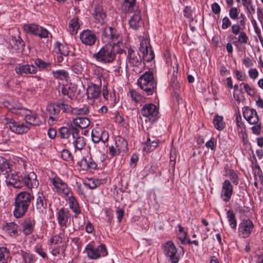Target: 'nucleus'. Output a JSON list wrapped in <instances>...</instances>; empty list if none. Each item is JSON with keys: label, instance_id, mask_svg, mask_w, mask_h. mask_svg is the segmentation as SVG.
I'll use <instances>...</instances> for the list:
<instances>
[{"label": "nucleus", "instance_id": "nucleus-1", "mask_svg": "<svg viewBox=\"0 0 263 263\" xmlns=\"http://www.w3.org/2000/svg\"><path fill=\"white\" fill-rule=\"evenodd\" d=\"M101 40L106 45L94 54L93 57L101 63L107 64L112 62L116 58L115 48L117 53L121 52L124 45L122 34L115 28L105 27L102 33Z\"/></svg>", "mask_w": 263, "mask_h": 263}, {"label": "nucleus", "instance_id": "nucleus-2", "mask_svg": "<svg viewBox=\"0 0 263 263\" xmlns=\"http://www.w3.org/2000/svg\"><path fill=\"white\" fill-rule=\"evenodd\" d=\"M33 198V195L28 192L19 193L15 198V208L13 211L14 216L17 218L23 217L27 212Z\"/></svg>", "mask_w": 263, "mask_h": 263}, {"label": "nucleus", "instance_id": "nucleus-3", "mask_svg": "<svg viewBox=\"0 0 263 263\" xmlns=\"http://www.w3.org/2000/svg\"><path fill=\"white\" fill-rule=\"evenodd\" d=\"M137 83L145 91L147 95H152L156 91L157 81L155 80L152 71H148L144 73L138 79Z\"/></svg>", "mask_w": 263, "mask_h": 263}, {"label": "nucleus", "instance_id": "nucleus-4", "mask_svg": "<svg viewBox=\"0 0 263 263\" xmlns=\"http://www.w3.org/2000/svg\"><path fill=\"white\" fill-rule=\"evenodd\" d=\"M50 181L53 186V190L61 196L68 197L70 194H72V192L68 184L60 177L55 176L50 178Z\"/></svg>", "mask_w": 263, "mask_h": 263}, {"label": "nucleus", "instance_id": "nucleus-5", "mask_svg": "<svg viewBox=\"0 0 263 263\" xmlns=\"http://www.w3.org/2000/svg\"><path fill=\"white\" fill-rule=\"evenodd\" d=\"M88 257L91 259H97L106 256L108 254L107 249L104 244L95 247L91 243H88L85 247Z\"/></svg>", "mask_w": 263, "mask_h": 263}, {"label": "nucleus", "instance_id": "nucleus-6", "mask_svg": "<svg viewBox=\"0 0 263 263\" xmlns=\"http://www.w3.org/2000/svg\"><path fill=\"white\" fill-rule=\"evenodd\" d=\"M163 253L170 263H178L180 258V254L172 241H167L163 247Z\"/></svg>", "mask_w": 263, "mask_h": 263}, {"label": "nucleus", "instance_id": "nucleus-7", "mask_svg": "<svg viewBox=\"0 0 263 263\" xmlns=\"http://www.w3.org/2000/svg\"><path fill=\"white\" fill-rule=\"evenodd\" d=\"M6 124L13 133L17 134L26 133L30 129V126L26 122H17L13 119L6 118Z\"/></svg>", "mask_w": 263, "mask_h": 263}, {"label": "nucleus", "instance_id": "nucleus-8", "mask_svg": "<svg viewBox=\"0 0 263 263\" xmlns=\"http://www.w3.org/2000/svg\"><path fill=\"white\" fill-rule=\"evenodd\" d=\"M56 216L61 231H66L65 229L70 223L71 214L70 211L67 209L62 208L58 210Z\"/></svg>", "mask_w": 263, "mask_h": 263}, {"label": "nucleus", "instance_id": "nucleus-9", "mask_svg": "<svg viewBox=\"0 0 263 263\" xmlns=\"http://www.w3.org/2000/svg\"><path fill=\"white\" fill-rule=\"evenodd\" d=\"M23 29L26 32L39 36L41 38L48 37L49 34L46 29L35 23L24 24Z\"/></svg>", "mask_w": 263, "mask_h": 263}, {"label": "nucleus", "instance_id": "nucleus-10", "mask_svg": "<svg viewBox=\"0 0 263 263\" xmlns=\"http://www.w3.org/2000/svg\"><path fill=\"white\" fill-rule=\"evenodd\" d=\"M254 228V224L251 220L243 219L238 225V235L240 238H247L251 234Z\"/></svg>", "mask_w": 263, "mask_h": 263}, {"label": "nucleus", "instance_id": "nucleus-11", "mask_svg": "<svg viewBox=\"0 0 263 263\" xmlns=\"http://www.w3.org/2000/svg\"><path fill=\"white\" fill-rule=\"evenodd\" d=\"M139 50L143 54L144 61L148 62L154 59L155 54L148 40L142 39L140 40Z\"/></svg>", "mask_w": 263, "mask_h": 263}, {"label": "nucleus", "instance_id": "nucleus-12", "mask_svg": "<svg viewBox=\"0 0 263 263\" xmlns=\"http://www.w3.org/2000/svg\"><path fill=\"white\" fill-rule=\"evenodd\" d=\"M79 38L83 44L89 47L95 45L98 40L96 32L90 29L82 31L80 33Z\"/></svg>", "mask_w": 263, "mask_h": 263}, {"label": "nucleus", "instance_id": "nucleus-13", "mask_svg": "<svg viewBox=\"0 0 263 263\" xmlns=\"http://www.w3.org/2000/svg\"><path fill=\"white\" fill-rule=\"evenodd\" d=\"M142 115L147 117L151 122H154L158 119V108L154 104H145L141 109Z\"/></svg>", "mask_w": 263, "mask_h": 263}, {"label": "nucleus", "instance_id": "nucleus-14", "mask_svg": "<svg viewBox=\"0 0 263 263\" xmlns=\"http://www.w3.org/2000/svg\"><path fill=\"white\" fill-rule=\"evenodd\" d=\"M141 58L138 52L128 48L126 59V67H137L141 63Z\"/></svg>", "mask_w": 263, "mask_h": 263}, {"label": "nucleus", "instance_id": "nucleus-15", "mask_svg": "<svg viewBox=\"0 0 263 263\" xmlns=\"http://www.w3.org/2000/svg\"><path fill=\"white\" fill-rule=\"evenodd\" d=\"M22 116L25 115V120L27 125H32L33 126H39L45 122L44 118L40 115L35 114L30 110L26 109Z\"/></svg>", "mask_w": 263, "mask_h": 263}, {"label": "nucleus", "instance_id": "nucleus-16", "mask_svg": "<svg viewBox=\"0 0 263 263\" xmlns=\"http://www.w3.org/2000/svg\"><path fill=\"white\" fill-rule=\"evenodd\" d=\"M101 94V84H90L86 90L87 98L89 103L93 104L96 100L100 98Z\"/></svg>", "mask_w": 263, "mask_h": 263}, {"label": "nucleus", "instance_id": "nucleus-17", "mask_svg": "<svg viewBox=\"0 0 263 263\" xmlns=\"http://www.w3.org/2000/svg\"><path fill=\"white\" fill-rule=\"evenodd\" d=\"M60 137L61 138L67 139L70 142L74 139V137L80 133V130L72 125L67 127H62L59 129Z\"/></svg>", "mask_w": 263, "mask_h": 263}, {"label": "nucleus", "instance_id": "nucleus-18", "mask_svg": "<svg viewBox=\"0 0 263 263\" xmlns=\"http://www.w3.org/2000/svg\"><path fill=\"white\" fill-rule=\"evenodd\" d=\"M58 103H52L47 105L46 110L49 114L48 123L54 124L60 117V111Z\"/></svg>", "mask_w": 263, "mask_h": 263}, {"label": "nucleus", "instance_id": "nucleus-19", "mask_svg": "<svg viewBox=\"0 0 263 263\" xmlns=\"http://www.w3.org/2000/svg\"><path fill=\"white\" fill-rule=\"evenodd\" d=\"M108 137L107 131L100 127H96L91 132L92 140L95 143H98L100 141L105 143L108 141Z\"/></svg>", "mask_w": 263, "mask_h": 263}, {"label": "nucleus", "instance_id": "nucleus-20", "mask_svg": "<svg viewBox=\"0 0 263 263\" xmlns=\"http://www.w3.org/2000/svg\"><path fill=\"white\" fill-rule=\"evenodd\" d=\"M233 187L231 182L229 180H225L222 183L220 197L221 199L226 202H228L233 194Z\"/></svg>", "mask_w": 263, "mask_h": 263}, {"label": "nucleus", "instance_id": "nucleus-21", "mask_svg": "<svg viewBox=\"0 0 263 263\" xmlns=\"http://www.w3.org/2000/svg\"><path fill=\"white\" fill-rule=\"evenodd\" d=\"M93 17L96 23L103 25L107 22V16L102 6L97 5L95 6Z\"/></svg>", "mask_w": 263, "mask_h": 263}, {"label": "nucleus", "instance_id": "nucleus-22", "mask_svg": "<svg viewBox=\"0 0 263 263\" xmlns=\"http://www.w3.org/2000/svg\"><path fill=\"white\" fill-rule=\"evenodd\" d=\"M243 116L250 124H257L259 122V117L254 109L246 107L243 110Z\"/></svg>", "mask_w": 263, "mask_h": 263}, {"label": "nucleus", "instance_id": "nucleus-23", "mask_svg": "<svg viewBox=\"0 0 263 263\" xmlns=\"http://www.w3.org/2000/svg\"><path fill=\"white\" fill-rule=\"evenodd\" d=\"M129 26L134 30H138L142 27L143 22L142 20L141 14L140 10L136 11L128 21Z\"/></svg>", "mask_w": 263, "mask_h": 263}, {"label": "nucleus", "instance_id": "nucleus-24", "mask_svg": "<svg viewBox=\"0 0 263 263\" xmlns=\"http://www.w3.org/2000/svg\"><path fill=\"white\" fill-rule=\"evenodd\" d=\"M15 72L20 75L23 74H34L37 72L36 67L33 65H19L15 68Z\"/></svg>", "mask_w": 263, "mask_h": 263}, {"label": "nucleus", "instance_id": "nucleus-25", "mask_svg": "<svg viewBox=\"0 0 263 263\" xmlns=\"http://www.w3.org/2000/svg\"><path fill=\"white\" fill-rule=\"evenodd\" d=\"M24 182L25 185L28 189H32L37 187L39 185V181L36 179V176L34 172H31L27 176H26L23 178Z\"/></svg>", "mask_w": 263, "mask_h": 263}, {"label": "nucleus", "instance_id": "nucleus-26", "mask_svg": "<svg viewBox=\"0 0 263 263\" xmlns=\"http://www.w3.org/2000/svg\"><path fill=\"white\" fill-rule=\"evenodd\" d=\"M47 202L45 195L42 192H38L36 201V208L40 213H43L46 209Z\"/></svg>", "mask_w": 263, "mask_h": 263}, {"label": "nucleus", "instance_id": "nucleus-27", "mask_svg": "<svg viewBox=\"0 0 263 263\" xmlns=\"http://www.w3.org/2000/svg\"><path fill=\"white\" fill-rule=\"evenodd\" d=\"M102 95L104 99L107 101L111 105H114L117 102V98L114 90L109 91L106 86H103Z\"/></svg>", "mask_w": 263, "mask_h": 263}, {"label": "nucleus", "instance_id": "nucleus-28", "mask_svg": "<svg viewBox=\"0 0 263 263\" xmlns=\"http://www.w3.org/2000/svg\"><path fill=\"white\" fill-rule=\"evenodd\" d=\"M5 181L8 186H12L15 188H20L22 186V183L16 174H7Z\"/></svg>", "mask_w": 263, "mask_h": 263}, {"label": "nucleus", "instance_id": "nucleus-29", "mask_svg": "<svg viewBox=\"0 0 263 263\" xmlns=\"http://www.w3.org/2000/svg\"><path fill=\"white\" fill-rule=\"evenodd\" d=\"M67 201L68 203L69 208L72 210V211L77 215L79 214L81 212V210L79 205L78 202L75 198L73 196V193L70 194L68 197Z\"/></svg>", "mask_w": 263, "mask_h": 263}, {"label": "nucleus", "instance_id": "nucleus-30", "mask_svg": "<svg viewBox=\"0 0 263 263\" xmlns=\"http://www.w3.org/2000/svg\"><path fill=\"white\" fill-rule=\"evenodd\" d=\"M3 105L5 107L10 110L12 112L16 114H22L26 109L24 108H16L14 106V103L11 101V99L5 100L3 101Z\"/></svg>", "mask_w": 263, "mask_h": 263}, {"label": "nucleus", "instance_id": "nucleus-31", "mask_svg": "<svg viewBox=\"0 0 263 263\" xmlns=\"http://www.w3.org/2000/svg\"><path fill=\"white\" fill-rule=\"evenodd\" d=\"M158 142L159 140L157 139L152 140L148 135L146 141L143 142V151L146 152L154 151L157 147Z\"/></svg>", "mask_w": 263, "mask_h": 263}, {"label": "nucleus", "instance_id": "nucleus-32", "mask_svg": "<svg viewBox=\"0 0 263 263\" xmlns=\"http://www.w3.org/2000/svg\"><path fill=\"white\" fill-rule=\"evenodd\" d=\"M252 171L255 180H257L258 178V181H260L261 183H263V175L259 165V164L257 163L256 160L254 162H252Z\"/></svg>", "mask_w": 263, "mask_h": 263}, {"label": "nucleus", "instance_id": "nucleus-33", "mask_svg": "<svg viewBox=\"0 0 263 263\" xmlns=\"http://www.w3.org/2000/svg\"><path fill=\"white\" fill-rule=\"evenodd\" d=\"M76 87L74 85L63 86L61 89V93L67 96L69 98L72 99L76 97Z\"/></svg>", "mask_w": 263, "mask_h": 263}, {"label": "nucleus", "instance_id": "nucleus-34", "mask_svg": "<svg viewBox=\"0 0 263 263\" xmlns=\"http://www.w3.org/2000/svg\"><path fill=\"white\" fill-rule=\"evenodd\" d=\"M115 146L118 152H126L127 150V142L121 136H117L115 139Z\"/></svg>", "mask_w": 263, "mask_h": 263}, {"label": "nucleus", "instance_id": "nucleus-35", "mask_svg": "<svg viewBox=\"0 0 263 263\" xmlns=\"http://www.w3.org/2000/svg\"><path fill=\"white\" fill-rule=\"evenodd\" d=\"M35 222L34 220L28 219L26 220L23 224V232L25 235L31 234L34 229Z\"/></svg>", "mask_w": 263, "mask_h": 263}, {"label": "nucleus", "instance_id": "nucleus-36", "mask_svg": "<svg viewBox=\"0 0 263 263\" xmlns=\"http://www.w3.org/2000/svg\"><path fill=\"white\" fill-rule=\"evenodd\" d=\"M34 64L41 71H49L52 68V64L50 63L45 62L40 59H36Z\"/></svg>", "mask_w": 263, "mask_h": 263}, {"label": "nucleus", "instance_id": "nucleus-37", "mask_svg": "<svg viewBox=\"0 0 263 263\" xmlns=\"http://www.w3.org/2000/svg\"><path fill=\"white\" fill-rule=\"evenodd\" d=\"M80 25L78 17H75L71 19L68 24V31L71 34H74L77 33L80 28Z\"/></svg>", "mask_w": 263, "mask_h": 263}, {"label": "nucleus", "instance_id": "nucleus-38", "mask_svg": "<svg viewBox=\"0 0 263 263\" xmlns=\"http://www.w3.org/2000/svg\"><path fill=\"white\" fill-rule=\"evenodd\" d=\"M71 141H72V144L74 147L78 150L82 149L86 144L85 138L82 136H80L79 133L77 134L76 137H74V139L72 140Z\"/></svg>", "mask_w": 263, "mask_h": 263}, {"label": "nucleus", "instance_id": "nucleus-39", "mask_svg": "<svg viewBox=\"0 0 263 263\" xmlns=\"http://www.w3.org/2000/svg\"><path fill=\"white\" fill-rule=\"evenodd\" d=\"M72 122L74 125L81 128H85L87 127L90 124L89 120L84 117H79L73 119Z\"/></svg>", "mask_w": 263, "mask_h": 263}, {"label": "nucleus", "instance_id": "nucleus-40", "mask_svg": "<svg viewBox=\"0 0 263 263\" xmlns=\"http://www.w3.org/2000/svg\"><path fill=\"white\" fill-rule=\"evenodd\" d=\"M21 255L24 263H35L36 260L35 256L29 252L21 250Z\"/></svg>", "mask_w": 263, "mask_h": 263}, {"label": "nucleus", "instance_id": "nucleus-41", "mask_svg": "<svg viewBox=\"0 0 263 263\" xmlns=\"http://www.w3.org/2000/svg\"><path fill=\"white\" fill-rule=\"evenodd\" d=\"M11 259L10 251L5 247L0 248V263H7Z\"/></svg>", "mask_w": 263, "mask_h": 263}, {"label": "nucleus", "instance_id": "nucleus-42", "mask_svg": "<svg viewBox=\"0 0 263 263\" xmlns=\"http://www.w3.org/2000/svg\"><path fill=\"white\" fill-rule=\"evenodd\" d=\"M128 95L130 96L132 100L136 103H141L145 101V98L142 96L140 92L135 90H130L128 92Z\"/></svg>", "mask_w": 263, "mask_h": 263}, {"label": "nucleus", "instance_id": "nucleus-43", "mask_svg": "<svg viewBox=\"0 0 263 263\" xmlns=\"http://www.w3.org/2000/svg\"><path fill=\"white\" fill-rule=\"evenodd\" d=\"M51 73L54 78L60 80H67L69 78L68 72L63 69L56 71L52 70Z\"/></svg>", "mask_w": 263, "mask_h": 263}, {"label": "nucleus", "instance_id": "nucleus-44", "mask_svg": "<svg viewBox=\"0 0 263 263\" xmlns=\"http://www.w3.org/2000/svg\"><path fill=\"white\" fill-rule=\"evenodd\" d=\"M0 163V175H6L11 171V167L7 160L2 157Z\"/></svg>", "mask_w": 263, "mask_h": 263}, {"label": "nucleus", "instance_id": "nucleus-45", "mask_svg": "<svg viewBox=\"0 0 263 263\" xmlns=\"http://www.w3.org/2000/svg\"><path fill=\"white\" fill-rule=\"evenodd\" d=\"M213 124L215 128L218 130H222L225 127V123L223 121V117L218 115H216L214 117Z\"/></svg>", "mask_w": 263, "mask_h": 263}, {"label": "nucleus", "instance_id": "nucleus-46", "mask_svg": "<svg viewBox=\"0 0 263 263\" xmlns=\"http://www.w3.org/2000/svg\"><path fill=\"white\" fill-rule=\"evenodd\" d=\"M227 218L229 225L231 228L236 229L237 226V221L235 215L232 210H228L227 212Z\"/></svg>", "mask_w": 263, "mask_h": 263}, {"label": "nucleus", "instance_id": "nucleus-47", "mask_svg": "<svg viewBox=\"0 0 263 263\" xmlns=\"http://www.w3.org/2000/svg\"><path fill=\"white\" fill-rule=\"evenodd\" d=\"M178 238L182 245H185L187 236V232L184 231V228L181 224L178 225Z\"/></svg>", "mask_w": 263, "mask_h": 263}, {"label": "nucleus", "instance_id": "nucleus-48", "mask_svg": "<svg viewBox=\"0 0 263 263\" xmlns=\"http://www.w3.org/2000/svg\"><path fill=\"white\" fill-rule=\"evenodd\" d=\"M102 184V180L98 179L91 178L88 182L84 183V185L90 189H94Z\"/></svg>", "mask_w": 263, "mask_h": 263}, {"label": "nucleus", "instance_id": "nucleus-49", "mask_svg": "<svg viewBox=\"0 0 263 263\" xmlns=\"http://www.w3.org/2000/svg\"><path fill=\"white\" fill-rule=\"evenodd\" d=\"M73 232L74 229L73 228L72 231L69 230L68 233L66 231H62L58 235L54 236V244L55 245L61 242L63 239L65 238V237L68 238V236L72 234Z\"/></svg>", "mask_w": 263, "mask_h": 263}, {"label": "nucleus", "instance_id": "nucleus-50", "mask_svg": "<svg viewBox=\"0 0 263 263\" xmlns=\"http://www.w3.org/2000/svg\"><path fill=\"white\" fill-rule=\"evenodd\" d=\"M57 53H60L64 56H67L69 53V48L67 45L61 44H58L57 47L55 49Z\"/></svg>", "mask_w": 263, "mask_h": 263}, {"label": "nucleus", "instance_id": "nucleus-51", "mask_svg": "<svg viewBox=\"0 0 263 263\" xmlns=\"http://www.w3.org/2000/svg\"><path fill=\"white\" fill-rule=\"evenodd\" d=\"M89 112V108L86 106L80 108H73L71 110V113L76 115H87Z\"/></svg>", "mask_w": 263, "mask_h": 263}, {"label": "nucleus", "instance_id": "nucleus-52", "mask_svg": "<svg viewBox=\"0 0 263 263\" xmlns=\"http://www.w3.org/2000/svg\"><path fill=\"white\" fill-rule=\"evenodd\" d=\"M17 225L14 222L7 223L5 230L11 236L15 235L17 233Z\"/></svg>", "mask_w": 263, "mask_h": 263}, {"label": "nucleus", "instance_id": "nucleus-53", "mask_svg": "<svg viewBox=\"0 0 263 263\" xmlns=\"http://www.w3.org/2000/svg\"><path fill=\"white\" fill-rule=\"evenodd\" d=\"M12 42L14 45L16 46L17 50H23L24 43L23 41L20 37V36H13L12 38Z\"/></svg>", "mask_w": 263, "mask_h": 263}, {"label": "nucleus", "instance_id": "nucleus-54", "mask_svg": "<svg viewBox=\"0 0 263 263\" xmlns=\"http://www.w3.org/2000/svg\"><path fill=\"white\" fill-rule=\"evenodd\" d=\"M238 35V42L244 45L247 44L249 43V39L245 32L242 31Z\"/></svg>", "mask_w": 263, "mask_h": 263}, {"label": "nucleus", "instance_id": "nucleus-55", "mask_svg": "<svg viewBox=\"0 0 263 263\" xmlns=\"http://www.w3.org/2000/svg\"><path fill=\"white\" fill-rule=\"evenodd\" d=\"M240 86H243L245 92L250 96L254 97L255 95L256 92L255 89L251 87L248 84L241 83Z\"/></svg>", "mask_w": 263, "mask_h": 263}, {"label": "nucleus", "instance_id": "nucleus-56", "mask_svg": "<svg viewBox=\"0 0 263 263\" xmlns=\"http://www.w3.org/2000/svg\"><path fill=\"white\" fill-rule=\"evenodd\" d=\"M228 175L230 179L232 181L233 183L237 185L239 182V179L237 174L233 170H229L228 172Z\"/></svg>", "mask_w": 263, "mask_h": 263}, {"label": "nucleus", "instance_id": "nucleus-57", "mask_svg": "<svg viewBox=\"0 0 263 263\" xmlns=\"http://www.w3.org/2000/svg\"><path fill=\"white\" fill-rule=\"evenodd\" d=\"M86 166H87V170H94L97 168V164L92 158L90 157L86 158Z\"/></svg>", "mask_w": 263, "mask_h": 263}, {"label": "nucleus", "instance_id": "nucleus-58", "mask_svg": "<svg viewBox=\"0 0 263 263\" xmlns=\"http://www.w3.org/2000/svg\"><path fill=\"white\" fill-rule=\"evenodd\" d=\"M239 11L236 7H232L229 10V16L231 19L235 20L238 19Z\"/></svg>", "mask_w": 263, "mask_h": 263}, {"label": "nucleus", "instance_id": "nucleus-59", "mask_svg": "<svg viewBox=\"0 0 263 263\" xmlns=\"http://www.w3.org/2000/svg\"><path fill=\"white\" fill-rule=\"evenodd\" d=\"M71 70L76 74H81L83 71V68L81 64L77 63L71 67Z\"/></svg>", "mask_w": 263, "mask_h": 263}, {"label": "nucleus", "instance_id": "nucleus-60", "mask_svg": "<svg viewBox=\"0 0 263 263\" xmlns=\"http://www.w3.org/2000/svg\"><path fill=\"white\" fill-rule=\"evenodd\" d=\"M126 6L128 7V11H133L135 9L136 6V0H124Z\"/></svg>", "mask_w": 263, "mask_h": 263}, {"label": "nucleus", "instance_id": "nucleus-61", "mask_svg": "<svg viewBox=\"0 0 263 263\" xmlns=\"http://www.w3.org/2000/svg\"><path fill=\"white\" fill-rule=\"evenodd\" d=\"M58 105H59L60 107V111L62 110L63 112H69L70 111L71 112L72 108L67 104L58 103Z\"/></svg>", "mask_w": 263, "mask_h": 263}, {"label": "nucleus", "instance_id": "nucleus-62", "mask_svg": "<svg viewBox=\"0 0 263 263\" xmlns=\"http://www.w3.org/2000/svg\"><path fill=\"white\" fill-rule=\"evenodd\" d=\"M243 29L240 27L238 24H234L231 26L232 33L234 35H238L241 32V30H243Z\"/></svg>", "mask_w": 263, "mask_h": 263}, {"label": "nucleus", "instance_id": "nucleus-63", "mask_svg": "<svg viewBox=\"0 0 263 263\" xmlns=\"http://www.w3.org/2000/svg\"><path fill=\"white\" fill-rule=\"evenodd\" d=\"M231 25V22L227 16H225L222 18L221 28L223 29L228 28Z\"/></svg>", "mask_w": 263, "mask_h": 263}, {"label": "nucleus", "instance_id": "nucleus-64", "mask_svg": "<svg viewBox=\"0 0 263 263\" xmlns=\"http://www.w3.org/2000/svg\"><path fill=\"white\" fill-rule=\"evenodd\" d=\"M250 78L253 80L256 79L259 74V73L256 68H251L248 71Z\"/></svg>", "mask_w": 263, "mask_h": 263}]
</instances>
